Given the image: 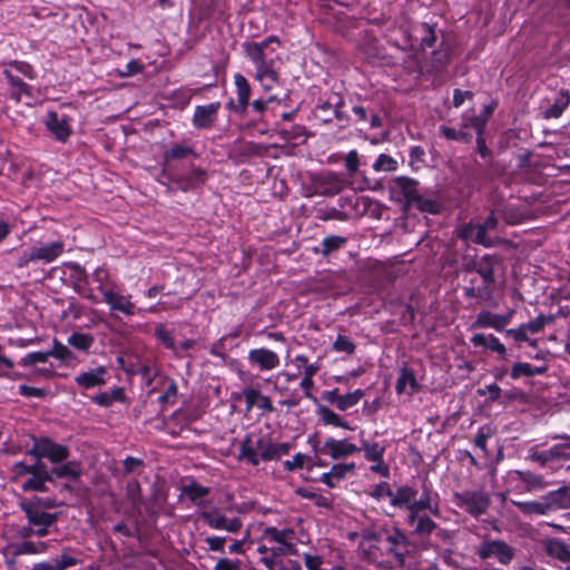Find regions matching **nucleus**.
<instances>
[{
  "mask_svg": "<svg viewBox=\"0 0 570 570\" xmlns=\"http://www.w3.org/2000/svg\"><path fill=\"white\" fill-rule=\"evenodd\" d=\"M386 541L389 543V549L393 552L400 562H403V554L407 550L406 537L402 532L395 531L394 533L387 535Z\"/></svg>",
  "mask_w": 570,
  "mask_h": 570,
  "instance_id": "30",
  "label": "nucleus"
},
{
  "mask_svg": "<svg viewBox=\"0 0 570 570\" xmlns=\"http://www.w3.org/2000/svg\"><path fill=\"white\" fill-rule=\"evenodd\" d=\"M19 393L26 397H42L45 396V391L29 385H19Z\"/></svg>",
  "mask_w": 570,
  "mask_h": 570,
  "instance_id": "58",
  "label": "nucleus"
},
{
  "mask_svg": "<svg viewBox=\"0 0 570 570\" xmlns=\"http://www.w3.org/2000/svg\"><path fill=\"white\" fill-rule=\"evenodd\" d=\"M239 568L238 561H233L226 558L219 559L214 570H237Z\"/></svg>",
  "mask_w": 570,
  "mask_h": 570,
  "instance_id": "64",
  "label": "nucleus"
},
{
  "mask_svg": "<svg viewBox=\"0 0 570 570\" xmlns=\"http://www.w3.org/2000/svg\"><path fill=\"white\" fill-rule=\"evenodd\" d=\"M320 416L323 421V423L327 425L338 426L345 430H353L346 421H344L337 413L330 410L328 407H321L320 409Z\"/></svg>",
  "mask_w": 570,
  "mask_h": 570,
  "instance_id": "40",
  "label": "nucleus"
},
{
  "mask_svg": "<svg viewBox=\"0 0 570 570\" xmlns=\"http://www.w3.org/2000/svg\"><path fill=\"white\" fill-rule=\"evenodd\" d=\"M29 479H27L21 484V489L23 491H39L42 492L46 490V482L50 479L48 474L47 466L38 461L36 462V469L31 474H29Z\"/></svg>",
  "mask_w": 570,
  "mask_h": 570,
  "instance_id": "22",
  "label": "nucleus"
},
{
  "mask_svg": "<svg viewBox=\"0 0 570 570\" xmlns=\"http://www.w3.org/2000/svg\"><path fill=\"white\" fill-rule=\"evenodd\" d=\"M459 236L465 240L481 244L485 247L492 245L488 230L480 224H469L459 229Z\"/></svg>",
  "mask_w": 570,
  "mask_h": 570,
  "instance_id": "23",
  "label": "nucleus"
},
{
  "mask_svg": "<svg viewBox=\"0 0 570 570\" xmlns=\"http://www.w3.org/2000/svg\"><path fill=\"white\" fill-rule=\"evenodd\" d=\"M564 440L566 442L563 443L556 444L549 450L533 454V458L542 464L557 458H570V436L564 438Z\"/></svg>",
  "mask_w": 570,
  "mask_h": 570,
  "instance_id": "26",
  "label": "nucleus"
},
{
  "mask_svg": "<svg viewBox=\"0 0 570 570\" xmlns=\"http://www.w3.org/2000/svg\"><path fill=\"white\" fill-rule=\"evenodd\" d=\"M21 509L26 513V517L31 525H52L57 521V514L48 513L39 498L26 500L20 503Z\"/></svg>",
  "mask_w": 570,
  "mask_h": 570,
  "instance_id": "7",
  "label": "nucleus"
},
{
  "mask_svg": "<svg viewBox=\"0 0 570 570\" xmlns=\"http://www.w3.org/2000/svg\"><path fill=\"white\" fill-rule=\"evenodd\" d=\"M395 186L400 189L403 197L409 204L417 203L421 209H429L431 212H434L432 209V204H422L419 193L416 190V183L410 178L406 177H397L395 178Z\"/></svg>",
  "mask_w": 570,
  "mask_h": 570,
  "instance_id": "20",
  "label": "nucleus"
},
{
  "mask_svg": "<svg viewBox=\"0 0 570 570\" xmlns=\"http://www.w3.org/2000/svg\"><path fill=\"white\" fill-rule=\"evenodd\" d=\"M65 249L62 240H55L52 243H36L26 249L18 262L19 267H26L30 263L49 264L56 261Z\"/></svg>",
  "mask_w": 570,
  "mask_h": 570,
  "instance_id": "4",
  "label": "nucleus"
},
{
  "mask_svg": "<svg viewBox=\"0 0 570 570\" xmlns=\"http://www.w3.org/2000/svg\"><path fill=\"white\" fill-rule=\"evenodd\" d=\"M550 321H551L550 317L541 314L538 317H535L533 321H530L528 323H523L522 325L524 326L528 335L529 334H537V333L541 332L542 328L544 327V325L547 323H549Z\"/></svg>",
  "mask_w": 570,
  "mask_h": 570,
  "instance_id": "50",
  "label": "nucleus"
},
{
  "mask_svg": "<svg viewBox=\"0 0 570 570\" xmlns=\"http://www.w3.org/2000/svg\"><path fill=\"white\" fill-rule=\"evenodd\" d=\"M373 464L371 465L370 470L374 473L380 474L381 476H389L390 474V468L384 462V459H381L380 461H372Z\"/></svg>",
  "mask_w": 570,
  "mask_h": 570,
  "instance_id": "63",
  "label": "nucleus"
},
{
  "mask_svg": "<svg viewBox=\"0 0 570 570\" xmlns=\"http://www.w3.org/2000/svg\"><path fill=\"white\" fill-rule=\"evenodd\" d=\"M471 343L476 347H488L491 351L498 353L503 358L507 356L505 346L500 342L498 337L492 334L485 335L483 333H476L471 337Z\"/></svg>",
  "mask_w": 570,
  "mask_h": 570,
  "instance_id": "25",
  "label": "nucleus"
},
{
  "mask_svg": "<svg viewBox=\"0 0 570 570\" xmlns=\"http://www.w3.org/2000/svg\"><path fill=\"white\" fill-rule=\"evenodd\" d=\"M414 523L416 533H430L435 528V523L428 517L417 515Z\"/></svg>",
  "mask_w": 570,
  "mask_h": 570,
  "instance_id": "52",
  "label": "nucleus"
},
{
  "mask_svg": "<svg viewBox=\"0 0 570 570\" xmlns=\"http://www.w3.org/2000/svg\"><path fill=\"white\" fill-rule=\"evenodd\" d=\"M238 459L240 461H246L254 466L259 464L256 440H254L250 435H246L245 439L240 442Z\"/></svg>",
  "mask_w": 570,
  "mask_h": 570,
  "instance_id": "28",
  "label": "nucleus"
},
{
  "mask_svg": "<svg viewBox=\"0 0 570 570\" xmlns=\"http://www.w3.org/2000/svg\"><path fill=\"white\" fill-rule=\"evenodd\" d=\"M313 187L320 195H335L344 188V179L336 173L327 171L313 177Z\"/></svg>",
  "mask_w": 570,
  "mask_h": 570,
  "instance_id": "12",
  "label": "nucleus"
},
{
  "mask_svg": "<svg viewBox=\"0 0 570 570\" xmlns=\"http://www.w3.org/2000/svg\"><path fill=\"white\" fill-rule=\"evenodd\" d=\"M513 504L527 515H546L551 511L566 508L570 504V498L566 490L552 491L537 501H513Z\"/></svg>",
  "mask_w": 570,
  "mask_h": 570,
  "instance_id": "3",
  "label": "nucleus"
},
{
  "mask_svg": "<svg viewBox=\"0 0 570 570\" xmlns=\"http://www.w3.org/2000/svg\"><path fill=\"white\" fill-rule=\"evenodd\" d=\"M544 547L549 556L554 557L561 561H570V549L561 540H547Z\"/></svg>",
  "mask_w": 570,
  "mask_h": 570,
  "instance_id": "32",
  "label": "nucleus"
},
{
  "mask_svg": "<svg viewBox=\"0 0 570 570\" xmlns=\"http://www.w3.org/2000/svg\"><path fill=\"white\" fill-rule=\"evenodd\" d=\"M234 83L236 87L238 109L245 111L249 104L250 85L242 73L234 75Z\"/></svg>",
  "mask_w": 570,
  "mask_h": 570,
  "instance_id": "27",
  "label": "nucleus"
},
{
  "mask_svg": "<svg viewBox=\"0 0 570 570\" xmlns=\"http://www.w3.org/2000/svg\"><path fill=\"white\" fill-rule=\"evenodd\" d=\"M354 470V463H337L328 472L321 475V481L328 488H335L340 481L345 479L348 473H353Z\"/></svg>",
  "mask_w": 570,
  "mask_h": 570,
  "instance_id": "24",
  "label": "nucleus"
},
{
  "mask_svg": "<svg viewBox=\"0 0 570 570\" xmlns=\"http://www.w3.org/2000/svg\"><path fill=\"white\" fill-rule=\"evenodd\" d=\"M514 315V309L508 311V313L494 314L489 311H482L478 314L475 321L472 324L473 328L488 327L493 328L498 332L502 331L508 324L511 323Z\"/></svg>",
  "mask_w": 570,
  "mask_h": 570,
  "instance_id": "14",
  "label": "nucleus"
},
{
  "mask_svg": "<svg viewBox=\"0 0 570 570\" xmlns=\"http://www.w3.org/2000/svg\"><path fill=\"white\" fill-rule=\"evenodd\" d=\"M361 449L354 443L348 442L347 440H337L334 438H327L324 441L323 452L330 455L333 460H340L347 456H351Z\"/></svg>",
  "mask_w": 570,
  "mask_h": 570,
  "instance_id": "16",
  "label": "nucleus"
},
{
  "mask_svg": "<svg viewBox=\"0 0 570 570\" xmlns=\"http://www.w3.org/2000/svg\"><path fill=\"white\" fill-rule=\"evenodd\" d=\"M259 540L267 541L271 544L277 543L282 547H295V532L289 528L267 527L263 530Z\"/></svg>",
  "mask_w": 570,
  "mask_h": 570,
  "instance_id": "19",
  "label": "nucleus"
},
{
  "mask_svg": "<svg viewBox=\"0 0 570 570\" xmlns=\"http://www.w3.org/2000/svg\"><path fill=\"white\" fill-rule=\"evenodd\" d=\"M416 490L410 487H401L395 492H392L391 504L409 510L410 524H414L417 514L422 511L432 510L431 497L428 491H423L419 499H416Z\"/></svg>",
  "mask_w": 570,
  "mask_h": 570,
  "instance_id": "2",
  "label": "nucleus"
},
{
  "mask_svg": "<svg viewBox=\"0 0 570 570\" xmlns=\"http://www.w3.org/2000/svg\"><path fill=\"white\" fill-rule=\"evenodd\" d=\"M183 492L190 501L200 505L203 504L204 498L208 494L209 489L196 482H191L184 487Z\"/></svg>",
  "mask_w": 570,
  "mask_h": 570,
  "instance_id": "37",
  "label": "nucleus"
},
{
  "mask_svg": "<svg viewBox=\"0 0 570 570\" xmlns=\"http://www.w3.org/2000/svg\"><path fill=\"white\" fill-rule=\"evenodd\" d=\"M94 343V337L86 333H73L68 337V344L79 351H88Z\"/></svg>",
  "mask_w": 570,
  "mask_h": 570,
  "instance_id": "42",
  "label": "nucleus"
},
{
  "mask_svg": "<svg viewBox=\"0 0 570 570\" xmlns=\"http://www.w3.org/2000/svg\"><path fill=\"white\" fill-rule=\"evenodd\" d=\"M92 401L99 406L108 407L115 402L124 401V390L121 387H115L110 391L99 393L92 397Z\"/></svg>",
  "mask_w": 570,
  "mask_h": 570,
  "instance_id": "34",
  "label": "nucleus"
},
{
  "mask_svg": "<svg viewBox=\"0 0 570 570\" xmlns=\"http://www.w3.org/2000/svg\"><path fill=\"white\" fill-rule=\"evenodd\" d=\"M364 396V391L361 389H357L351 393L341 395V397L336 399V407L340 411H346L353 406H355L361 399Z\"/></svg>",
  "mask_w": 570,
  "mask_h": 570,
  "instance_id": "39",
  "label": "nucleus"
},
{
  "mask_svg": "<svg viewBox=\"0 0 570 570\" xmlns=\"http://www.w3.org/2000/svg\"><path fill=\"white\" fill-rule=\"evenodd\" d=\"M414 35H415V39L417 38V36H421V42L417 43V47L419 48H430L434 45L435 42V35H434V31L433 29L426 24V23H421L419 26H416L413 30ZM416 47V43H411V48H415Z\"/></svg>",
  "mask_w": 570,
  "mask_h": 570,
  "instance_id": "33",
  "label": "nucleus"
},
{
  "mask_svg": "<svg viewBox=\"0 0 570 570\" xmlns=\"http://www.w3.org/2000/svg\"><path fill=\"white\" fill-rule=\"evenodd\" d=\"M392 492L393 491L390 489V487L386 482H381L380 484L375 485V488L371 492V495L373 498H375L376 500H380L385 497H389L391 499Z\"/></svg>",
  "mask_w": 570,
  "mask_h": 570,
  "instance_id": "56",
  "label": "nucleus"
},
{
  "mask_svg": "<svg viewBox=\"0 0 570 570\" xmlns=\"http://www.w3.org/2000/svg\"><path fill=\"white\" fill-rule=\"evenodd\" d=\"M71 121L70 116L50 110L47 112L43 124L56 140L66 142L72 134Z\"/></svg>",
  "mask_w": 570,
  "mask_h": 570,
  "instance_id": "6",
  "label": "nucleus"
},
{
  "mask_svg": "<svg viewBox=\"0 0 570 570\" xmlns=\"http://www.w3.org/2000/svg\"><path fill=\"white\" fill-rule=\"evenodd\" d=\"M35 469H36V462L33 464H26L23 462H17L12 465V472L17 476L27 475V474L29 475L33 472Z\"/></svg>",
  "mask_w": 570,
  "mask_h": 570,
  "instance_id": "59",
  "label": "nucleus"
},
{
  "mask_svg": "<svg viewBox=\"0 0 570 570\" xmlns=\"http://www.w3.org/2000/svg\"><path fill=\"white\" fill-rule=\"evenodd\" d=\"M248 362L261 371H272L278 367L281 360L275 352L261 347L248 352Z\"/></svg>",
  "mask_w": 570,
  "mask_h": 570,
  "instance_id": "17",
  "label": "nucleus"
},
{
  "mask_svg": "<svg viewBox=\"0 0 570 570\" xmlns=\"http://www.w3.org/2000/svg\"><path fill=\"white\" fill-rule=\"evenodd\" d=\"M494 265L495 258L490 255H484L479 261L475 262V269L478 274L482 277L483 282L485 283L487 288L490 287L494 282Z\"/></svg>",
  "mask_w": 570,
  "mask_h": 570,
  "instance_id": "29",
  "label": "nucleus"
},
{
  "mask_svg": "<svg viewBox=\"0 0 570 570\" xmlns=\"http://www.w3.org/2000/svg\"><path fill=\"white\" fill-rule=\"evenodd\" d=\"M305 459L306 456L304 454L297 453L292 460L285 461L284 466L287 471L303 468Z\"/></svg>",
  "mask_w": 570,
  "mask_h": 570,
  "instance_id": "62",
  "label": "nucleus"
},
{
  "mask_svg": "<svg viewBox=\"0 0 570 570\" xmlns=\"http://www.w3.org/2000/svg\"><path fill=\"white\" fill-rule=\"evenodd\" d=\"M505 335L508 337L513 338L517 342L529 341L528 333L522 324L520 326H518L517 328L507 330Z\"/></svg>",
  "mask_w": 570,
  "mask_h": 570,
  "instance_id": "55",
  "label": "nucleus"
},
{
  "mask_svg": "<svg viewBox=\"0 0 570 570\" xmlns=\"http://www.w3.org/2000/svg\"><path fill=\"white\" fill-rule=\"evenodd\" d=\"M546 372V367H534L527 362H518L513 364L511 370V377L518 380L522 376H534Z\"/></svg>",
  "mask_w": 570,
  "mask_h": 570,
  "instance_id": "36",
  "label": "nucleus"
},
{
  "mask_svg": "<svg viewBox=\"0 0 570 570\" xmlns=\"http://www.w3.org/2000/svg\"><path fill=\"white\" fill-rule=\"evenodd\" d=\"M456 504L472 515L484 513L489 507V497L483 492H464L455 494Z\"/></svg>",
  "mask_w": 570,
  "mask_h": 570,
  "instance_id": "11",
  "label": "nucleus"
},
{
  "mask_svg": "<svg viewBox=\"0 0 570 570\" xmlns=\"http://www.w3.org/2000/svg\"><path fill=\"white\" fill-rule=\"evenodd\" d=\"M98 289L110 309L121 312L127 316L135 314V304L130 301L129 295L119 294L112 289H107L104 286H99Z\"/></svg>",
  "mask_w": 570,
  "mask_h": 570,
  "instance_id": "15",
  "label": "nucleus"
},
{
  "mask_svg": "<svg viewBox=\"0 0 570 570\" xmlns=\"http://www.w3.org/2000/svg\"><path fill=\"white\" fill-rule=\"evenodd\" d=\"M257 552L261 554V562L268 570H276L281 558L284 556L295 554V547H282L277 543L271 544L267 541L259 540Z\"/></svg>",
  "mask_w": 570,
  "mask_h": 570,
  "instance_id": "8",
  "label": "nucleus"
},
{
  "mask_svg": "<svg viewBox=\"0 0 570 570\" xmlns=\"http://www.w3.org/2000/svg\"><path fill=\"white\" fill-rule=\"evenodd\" d=\"M332 348L336 353L352 355L355 352V344L351 341L350 337L345 335H337L332 344Z\"/></svg>",
  "mask_w": 570,
  "mask_h": 570,
  "instance_id": "45",
  "label": "nucleus"
},
{
  "mask_svg": "<svg viewBox=\"0 0 570 570\" xmlns=\"http://www.w3.org/2000/svg\"><path fill=\"white\" fill-rule=\"evenodd\" d=\"M360 449L364 452V458L371 462L384 459L386 446L377 442L371 443L366 440H363L362 446Z\"/></svg>",
  "mask_w": 570,
  "mask_h": 570,
  "instance_id": "35",
  "label": "nucleus"
},
{
  "mask_svg": "<svg viewBox=\"0 0 570 570\" xmlns=\"http://www.w3.org/2000/svg\"><path fill=\"white\" fill-rule=\"evenodd\" d=\"M49 356L60 360L63 363H69L73 357L72 352L63 344L55 342L53 347L48 352Z\"/></svg>",
  "mask_w": 570,
  "mask_h": 570,
  "instance_id": "48",
  "label": "nucleus"
},
{
  "mask_svg": "<svg viewBox=\"0 0 570 570\" xmlns=\"http://www.w3.org/2000/svg\"><path fill=\"white\" fill-rule=\"evenodd\" d=\"M144 70L145 65L138 59H132L125 66L124 69H115L112 75L119 78H128L141 73Z\"/></svg>",
  "mask_w": 570,
  "mask_h": 570,
  "instance_id": "41",
  "label": "nucleus"
},
{
  "mask_svg": "<svg viewBox=\"0 0 570 570\" xmlns=\"http://www.w3.org/2000/svg\"><path fill=\"white\" fill-rule=\"evenodd\" d=\"M55 473L57 476H70V478H77L80 474V470L76 464L67 463L63 464L57 469H55Z\"/></svg>",
  "mask_w": 570,
  "mask_h": 570,
  "instance_id": "53",
  "label": "nucleus"
},
{
  "mask_svg": "<svg viewBox=\"0 0 570 570\" xmlns=\"http://www.w3.org/2000/svg\"><path fill=\"white\" fill-rule=\"evenodd\" d=\"M570 102V94L568 91H560L556 101L548 108L542 110V116L546 119L558 118L562 115L563 110Z\"/></svg>",
  "mask_w": 570,
  "mask_h": 570,
  "instance_id": "31",
  "label": "nucleus"
},
{
  "mask_svg": "<svg viewBox=\"0 0 570 570\" xmlns=\"http://www.w3.org/2000/svg\"><path fill=\"white\" fill-rule=\"evenodd\" d=\"M199 517L209 528L229 533H237L243 525L240 519L227 518L217 508L204 510Z\"/></svg>",
  "mask_w": 570,
  "mask_h": 570,
  "instance_id": "9",
  "label": "nucleus"
},
{
  "mask_svg": "<svg viewBox=\"0 0 570 570\" xmlns=\"http://www.w3.org/2000/svg\"><path fill=\"white\" fill-rule=\"evenodd\" d=\"M206 543L208 546V549L210 551H219V552H223L224 551V546H225V542H226V538L224 537H208L206 538Z\"/></svg>",
  "mask_w": 570,
  "mask_h": 570,
  "instance_id": "60",
  "label": "nucleus"
},
{
  "mask_svg": "<svg viewBox=\"0 0 570 570\" xmlns=\"http://www.w3.org/2000/svg\"><path fill=\"white\" fill-rule=\"evenodd\" d=\"M53 562L59 570H66L75 566L77 563V560L69 554H62L58 558H55Z\"/></svg>",
  "mask_w": 570,
  "mask_h": 570,
  "instance_id": "57",
  "label": "nucleus"
},
{
  "mask_svg": "<svg viewBox=\"0 0 570 570\" xmlns=\"http://www.w3.org/2000/svg\"><path fill=\"white\" fill-rule=\"evenodd\" d=\"M47 549L46 542L24 541L18 547L17 552L20 554H39L46 552Z\"/></svg>",
  "mask_w": 570,
  "mask_h": 570,
  "instance_id": "46",
  "label": "nucleus"
},
{
  "mask_svg": "<svg viewBox=\"0 0 570 570\" xmlns=\"http://www.w3.org/2000/svg\"><path fill=\"white\" fill-rule=\"evenodd\" d=\"M478 556L481 559L495 558L501 564H509L513 557V549L501 540H488L478 548Z\"/></svg>",
  "mask_w": 570,
  "mask_h": 570,
  "instance_id": "10",
  "label": "nucleus"
},
{
  "mask_svg": "<svg viewBox=\"0 0 570 570\" xmlns=\"http://www.w3.org/2000/svg\"><path fill=\"white\" fill-rule=\"evenodd\" d=\"M345 167L350 174L357 171L360 166L358 154L355 149L350 150L344 158Z\"/></svg>",
  "mask_w": 570,
  "mask_h": 570,
  "instance_id": "54",
  "label": "nucleus"
},
{
  "mask_svg": "<svg viewBox=\"0 0 570 570\" xmlns=\"http://www.w3.org/2000/svg\"><path fill=\"white\" fill-rule=\"evenodd\" d=\"M256 448L258 450L259 461H273L277 460V454H275L274 442L271 439L266 438H257L256 439Z\"/></svg>",
  "mask_w": 570,
  "mask_h": 570,
  "instance_id": "38",
  "label": "nucleus"
},
{
  "mask_svg": "<svg viewBox=\"0 0 570 570\" xmlns=\"http://www.w3.org/2000/svg\"><path fill=\"white\" fill-rule=\"evenodd\" d=\"M194 155V149L187 145L175 144L164 154L166 161L170 159H181Z\"/></svg>",
  "mask_w": 570,
  "mask_h": 570,
  "instance_id": "44",
  "label": "nucleus"
},
{
  "mask_svg": "<svg viewBox=\"0 0 570 570\" xmlns=\"http://www.w3.org/2000/svg\"><path fill=\"white\" fill-rule=\"evenodd\" d=\"M397 169V161L393 157L381 154L373 164V170L379 171H395Z\"/></svg>",
  "mask_w": 570,
  "mask_h": 570,
  "instance_id": "43",
  "label": "nucleus"
},
{
  "mask_svg": "<svg viewBox=\"0 0 570 570\" xmlns=\"http://www.w3.org/2000/svg\"><path fill=\"white\" fill-rule=\"evenodd\" d=\"M421 389L417 382L414 371L410 367L403 366L400 370V374L395 384V390L399 395L406 394L412 396Z\"/></svg>",
  "mask_w": 570,
  "mask_h": 570,
  "instance_id": "21",
  "label": "nucleus"
},
{
  "mask_svg": "<svg viewBox=\"0 0 570 570\" xmlns=\"http://www.w3.org/2000/svg\"><path fill=\"white\" fill-rule=\"evenodd\" d=\"M108 370L105 366L91 367L79 372L73 381L78 387L90 390L104 386L107 383Z\"/></svg>",
  "mask_w": 570,
  "mask_h": 570,
  "instance_id": "13",
  "label": "nucleus"
},
{
  "mask_svg": "<svg viewBox=\"0 0 570 570\" xmlns=\"http://www.w3.org/2000/svg\"><path fill=\"white\" fill-rule=\"evenodd\" d=\"M48 357H49L48 352H32V353L24 355L21 358L20 363L23 366H28L31 364L45 363V362H47Z\"/></svg>",
  "mask_w": 570,
  "mask_h": 570,
  "instance_id": "51",
  "label": "nucleus"
},
{
  "mask_svg": "<svg viewBox=\"0 0 570 570\" xmlns=\"http://www.w3.org/2000/svg\"><path fill=\"white\" fill-rule=\"evenodd\" d=\"M220 108V102H210L204 106H197L193 116V125L197 129H207L212 127L217 112Z\"/></svg>",
  "mask_w": 570,
  "mask_h": 570,
  "instance_id": "18",
  "label": "nucleus"
},
{
  "mask_svg": "<svg viewBox=\"0 0 570 570\" xmlns=\"http://www.w3.org/2000/svg\"><path fill=\"white\" fill-rule=\"evenodd\" d=\"M345 243H346V239L341 236L325 237L322 242V246H323L322 252L324 255H328L333 250L342 247Z\"/></svg>",
  "mask_w": 570,
  "mask_h": 570,
  "instance_id": "49",
  "label": "nucleus"
},
{
  "mask_svg": "<svg viewBox=\"0 0 570 570\" xmlns=\"http://www.w3.org/2000/svg\"><path fill=\"white\" fill-rule=\"evenodd\" d=\"M29 455H31L36 462H41V459H48L52 463H59L68 458V449L47 438H42L35 441L33 446L29 451Z\"/></svg>",
  "mask_w": 570,
  "mask_h": 570,
  "instance_id": "5",
  "label": "nucleus"
},
{
  "mask_svg": "<svg viewBox=\"0 0 570 570\" xmlns=\"http://www.w3.org/2000/svg\"><path fill=\"white\" fill-rule=\"evenodd\" d=\"M279 45V40L275 36L259 42H245L243 45L246 58L255 66L254 78L265 91L272 90L274 85L279 81V68L277 66L281 61L277 52Z\"/></svg>",
  "mask_w": 570,
  "mask_h": 570,
  "instance_id": "1",
  "label": "nucleus"
},
{
  "mask_svg": "<svg viewBox=\"0 0 570 570\" xmlns=\"http://www.w3.org/2000/svg\"><path fill=\"white\" fill-rule=\"evenodd\" d=\"M156 338L169 350H175V342L171 332L168 331L164 324H158L155 328Z\"/></svg>",
  "mask_w": 570,
  "mask_h": 570,
  "instance_id": "47",
  "label": "nucleus"
},
{
  "mask_svg": "<svg viewBox=\"0 0 570 570\" xmlns=\"http://www.w3.org/2000/svg\"><path fill=\"white\" fill-rule=\"evenodd\" d=\"M473 97V94L472 91L470 90H460V89H455L454 90V95H453V105L454 107H460L464 104L465 100H470L472 99Z\"/></svg>",
  "mask_w": 570,
  "mask_h": 570,
  "instance_id": "61",
  "label": "nucleus"
}]
</instances>
